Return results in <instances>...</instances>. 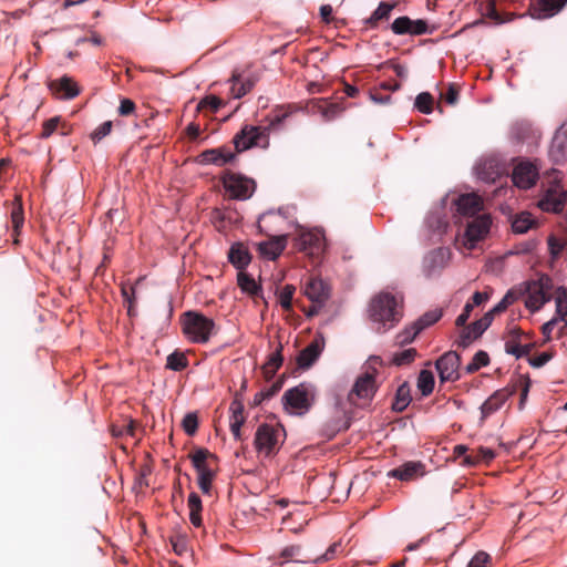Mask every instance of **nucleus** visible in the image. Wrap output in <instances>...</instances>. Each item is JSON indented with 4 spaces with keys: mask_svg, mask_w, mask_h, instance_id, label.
Listing matches in <instances>:
<instances>
[{
    "mask_svg": "<svg viewBox=\"0 0 567 567\" xmlns=\"http://www.w3.org/2000/svg\"><path fill=\"white\" fill-rule=\"evenodd\" d=\"M370 319L379 323L383 331L395 327L403 317V296L381 291L375 295L369 305Z\"/></svg>",
    "mask_w": 567,
    "mask_h": 567,
    "instance_id": "2",
    "label": "nucleus"
},
{
    "mask_svg": "<svg viewBox=\"0 0 567 567\" xmlns=\"http://www.w3.org/2000/svg\"><path fill=\"white\" fill-rule=\"evenodd\" d=\"M460 90L457 85L450 84L445 93H441V99L450 105H455L458 100Z\"/></svg>",
    "mask_w": 567,
    "mask_h": 567,
    "instance_id": "59",
    "label": "nucleus"
},
{
    "mask_svg": "<svg viewBox=\"0 0 567 567\" xmlns=\"http://www.w3.org/2000/svg\"><path fill=\"white\" fill-rule=\"evenodd\" d=\"M484 14L499 24L505 22L501 13L496 9V0H487L484 7Z\"/></svg>",
    "mask_w": 567,
    "mask_h": 567,
    "instance_id": "55",
    "label": "nucleus"
},
{
    "mask_svg": "<svg viewBox=\"0 0 567 567\" xmlns=\"http://www.w3.org/2000/svg\"><path fill=\"white\" fill-rule=\"evenodd\" d=\"M113 123L112 121H106L99 125L92 133H91V140L94 143L100 142L102 138L107 136L112 131Z\"/></svg>",
    "mask_w": 567,
    "mask_h": 567,
    "instance_id": "54",
    "label": "nucleus"
},
{
    "mask_svg": "<svg viewBox=\"0 0 567 567\" xmlns=\"http://www.w3.org/2000/svg\"><path fill=\"white\" fill-rule=\"evenodd\" d=\"M10 217L13 231L18 235L24 223L23 206L19 196H17L11 203Z\"/></svg>",
    "mask_w": 567,
    "mask_h": 567,
    "instance_id": "38",
    "label": "nucleus"
},
{
    "mask_svg": "<svg viewBox=\"0 0 567 567\" xmlns=\"http://www.w3.org/2000/svg\"><path fill=\"white\" fill-rule=\"evenodd\" d=\"M460 364L461 357L455 351H447L441 355L435 362L441 382H454L458 380Z\"/></svg>",
    "mask_w": 567,
    "mask_h": 567,
    "instance_id": "11",
    "label": "nucleus"
},
{
    "mask_svg": "<svg viewBox=\"0 0 567 567\" xmlns=\"http://www.w3.org/2000/svg\"><path fill=\"white\" fill-rule=\"evenodd\" d=\"M60 123H63L61 116H53L44 121L42 124V132L40 134L41 138L50 137L56 131Z\"/></svg>",
    "mask_w": 567,
    "mask_h": 567,
    "instance_id": "52",
    "label": "nucleus"
},
{
    "mask_svg": "<svg viewBox=\"0 0 567 567\" xmlns=\"http://www.w3.org/2000/svg\"><path fill=\"white\" fill-rule=\"evenodd\" d=\"M537 226V220L528 212L517 214L512 221V229L516 234H525Z\"/></svg>",
    "mask_w": 567,
    "mask_h": 567,
    "instance_id": "31",
    "label": "nucleus"
},
{
    "mask_svg": "<svg viewBox=\"0 0 567 567\" xmlns=\"http://www.w3.org/2000/svg\"><path fill=\"white\" fill-rule=\"evenodd\" d=\"M188 365V360L183 352L174 351L167 357L166 368L173 371H182Z\"/></svg>",
    "mask_w": 567,
    "mask_h": 567,
    "instance_id": "43",
    "label": "nucleus"
},
{
    "mask_svg": "<svg viewBox=\"0 0 567 567\" xmlns=\"http://www.w3.org/2000/svg\"><path fill=\"white\" fill-rule=\"evenodd\" d=\"M457 212L464 217H474L483 209L482 198L474 194H463L455 202Z\"/></svg>",
    "mask_w": 567,
    "mask_h": 567,
    "instance_id": "23",
    "label": "nucleus"
},
{
    "mask_svg": "<svg viewBox=\"0 0 567 567\" xmlns=\"http://www.w3.org/2000/svg\"><path fill=\"white\" fill-rule=\"evenodd\" d=\"M473 308H474V305H471V302H467L464 306L462 313L455 320V324L457 327H465Z\"/></svg>",
    "mask_w": 567,
    "mask_h": 567,
    "instance_id": "63",
    "label": "nucleus"
},
{
    "mask_svg": "<svg viewBox=\"0 0 567 567\" xmlns=\"http://www.w3.org/2000/svg\"><path fill=\"white\" fill-rule=\"evenodd\" d=\"M282 400L285 405L291 408L299 414L308 412L312 405V395L309 388L301 383L285 392Z\"/></svg>",
    "mask_w": 567,
    "mask_h": 567,
    "instance_id": "9",
    "label": "nucleus"
},
{
    "mask_svg": "<svg viewBox=\"0 0 567 567\" xmlns=\"http://www.w3.org/2000/svg\"><path fill=\"white\" fill-rule=\"evenodd\" d=\"M324 349V338L318 333L313 340L300 351L297 357L298 367L306 370L309 369L320 357Z\"/></svg>",
    "mask_w": 567,
    "mask_h": 567,
    "instance_id": "18",
    "label": "nucleus"
},
{
    "mask_svg": "<svg viewBox=\"0 0 567 567\" xmlns=\"http://www.w3.org/2000/svg\"><path fill=\"white\" fill-rule=\"evenodd\" d=\"M556 318L558 321H563L565 324L560 329V333L567 328V289L565 287H558L556 289Z\"/></svg>",
    "mask_w": 567,
    "mask_h": 567,
    "instance_id": "32",
    "label": "nucleus"
},
{
    "mask_svg": "<svg viewBox=\"0 0 567 567\" xmlns=\"http://www.w3.org/2000/svg\"><path fill=\"white\" fill-rule=\"evenodd\" d=\"M567 0H537L536 10H538V18H549L558 13Z\"/></svg>",
    "mask_w": 567,
    "mask_h": 567,
    "instance_id": "29",
    "label": "nucleus"
},
{
    "mask_svg": "<svg viewBox=\"0 0 567 567\" xmlns=\"http://www.w3.org/2000/svg\"><path fill=\"white\" fill-rule=\"evenodd\" d=\"M391 30L393 31V33L399 35H421L432 32L425 20H411L406 16L396 18L391 24Z\"/></svg>",
    "mask_w": 567,
    "mask_h": 567,
    "instance_id": "14",
    "label": "nucleus"
},
{
    "mask_svg": "<svg viewBox=\"0 0 567 567\" xmlns=\"http://www.w3.org/2000/svg\"><path fill=\"white\" fill-rule=\"evenodd\" d=\"M286 437L281 425L262 423L257 427L254 439L256 451L265 457H272L280 450Z\"/></svg>",
    "mask_w": 567,
    "mask_h": 567,
    "instance_id": "4",
    "label": "nucleus"
},
{
    "mask_svg": "<svg viewBox=\"0 0 567 567\" xmlns=\"http://www.w3.org/2000/svg\"><path fill=\"white\" fill-rule=\"evenodd\" d=\"M49 89L58 97L66 100L74 99L80 93L76 83L68 75L50 81Z\"/></svg>",
    "mask_w": 567,
    "mask_h": 567,
    "instance_id": "21",
    "label": "nucleus"
},
{
    "mask_svg": "<svg viewBox=\"0 0 567 567\" xmlns=\"http://www.w3.org/2000/svg\"><path fill=\"white\" fill-rule=\"evenodd\" d=\"M136 109L135 103L130 99H122L118 106V114L121 116H128L134 113Z\"/></svg>",
    "mask_w": 567,
    "mask_h": 567,
    "instance_id": "61",
    "label": "nucleus"
},
{
    "mask_svg": "<svg viewBox=\"0 0 567 567\" xmlns=\"http://www.w3.org/2000/svg\"><path fill=\"white\" fill-rule=\"evenodd\" d=\"M223 104L224 103L221 99L214 95H209L198 103L197 110L202 111L204 109H208L212 113H215L221 107Z\"/></svg>",
    "mask_w": 567,
    "mask_h": 567,
    "instance_id": "50",
    "label": "nucleus"
},
{
    "mask_svg": "<svg viewBox=\"0 0 567 567\" xmlns=\"http://www.w3.org/2000/svg\"><path fill=\"white\" fill-rule=\"evenodd\" d=\"M489 215H477L467 223L464 236V246L467 249H473L480 240H482L489 231L491 228Z\"/></svg>",
    "mask_w": 567,
    "mask_h": 567,
    "instance_id": "10",
    "label": "nucleus"
},
{
    "mask_svg": "<svg viewBox=\"0 0 567 567\" xmlns=\"http://www.w3.org/2000/svg\"><path fill=\"white\" fill-rule=\"evenodd\" d=\"M489 363V357L487 352L480 350L477 351L472 361L465 367V371L468 374H472L478 371L482 367H486Z\"/></svg>",
    "mask_w": 567,
    "mask_h": 567,
    "instance_id": "45",
    "label": "nucleus"
},
{
    "mask_svg": "<svg viewBox=\"0 0 567 567\" xmlns=\"http://www.w3.org/2000/svg\"><path fill=\"white\" fill-rule=\"evenodd\" d=\"M511 394L506 389L495 391L481 406L482 420L498 411Z\"/></svg>",
    "mask_w": 567,
    "mask_h": 567,
    "instance_id": "26",
    "label": "nucleus"
},
{
    "mask_svg": "<svg viewBox=\"0 0 567 567\" xmlns=\"http://www.w3.org/2000/svg\"><path fill=\"white\" fill-rule=\"evenodd\" d=\"M411 390L408 382H403L396 390L394 401L392 403V409L395 412H403L410 404Z\"/></svg>",
    "mask_w": 567,
    "mask_h": 567,
    "instance_id": "34",
    "label": "nucleus"
},
{
    "mask_svg": "<svg viewBox=\"0 0 567 567\" xmlns=\"http://www.w3.org/2000/svg\"><path fill=\"white\" fill-rule=\"evenodd\" d=\"M424 475V465L421 462L409 461L404 464L391 470L388 473L389 477L398 478L402 482L412 481L419 476Z\"/></svg>",
    "mask_w": 567,
    "mask_h": 567,
    "instance_id": "22",
    "label": "nucleus"
},
{
    "mask_svg": "<svg viewBox=\"0 0 567 567\" xmlns=\"http://www.w3.org/2000/svg\"><path fill=\"white\" fill-rule=\"evenodd\" d=\"M228 260L235 268L241 271L250 264L251 255L241 243H236L228 251Z\"/></svg>",
    "mask_w": 567,
    "mask_h": 567,
    "instance_id": "27",
    "label": "nucleus"
},
{
    "mask_svg": "<svg viewBox=\"0 0 567 567\" xmlns=\"http://www.w3.org/2000/svg\"><path fill=\"white\" fill-rule=\"evenodd\" d=\"M192 464L198 474V486L204 494H209L215 471L212 463L217 460L215 454L206 449H198L189 455Z\"/></svg>",
    "mask_w": 567,
    "mask_h": 567,
    "instance_id": "7",
    "label": "nucleus"
},
{
    "mask_svg": "<svg viewBox=\"0 0 567 567\" xmlns=\"http://www.w3.org/2000/svg\"><path fill=\"white\" fill-rule=\"evenodd\" d=\"M492 322L491 317L485 313L480 320L464 327L456 341L457 346L463 349L467 348L474 340L478 339L484 333Z\"/></svg>",
    "mask_w": 567,
    "mask_h": 567,
    "instance_id": "16",
    "label": "nucleus"
},
{
    "mask_svg": "<svg viewBox=\"0 0 567 567\" xmlns=\"http://www.w3.org/2000/svg\"><path fill=\"white\" fill-rule=\"evenodd\" d=\"M551 181L547 186H543V194L537 206L546 213L559 214L567 204V190L560 184L559 172L551 169L547 173Z\"/></svg>",
    "mask_w": 567,
    "mask_h": 567,
    "instance_id": "5",
    "label": "nucleus"
},
{
    "mask_svg": "<svg viewBox=\"0 0 567 567\" xmlns=\"http://www.w3.org/2000/svg\"><path fill=\"white\" fill-rule=\"evenodd\" d=\"M375 391V380L372 374H364L355 381L352 390L350 391L348 399L352 404H358V399H370Z\"/></svg>",
    "mask_w": 567,
    "mask_h": 567,
    "instance_id": "20",
    "label": "nucleus"
},
{
    "mask_svg": "<svg viewBox=\"0 0 567 567\" xmlns=\"http://www.w3.org/2000/svg\"><path fill=\"white\" fill-rule=\"evenodd\" d=\"M182 330L194 343H206L218 331L214 320L197 311H186L181 317Z\"/></svg>",
    "mask_w": 567,
    "mask_h": 567,
    "instance_id": "3",
    "label": "nucleus"
},
{
    "mask_svg": "<svg viewBox=\"0 0 567 567\" xmlns=\"http://www.w3.org/2000/svg\"><path fill=\"white\" fill-rule=\"evenodd\" d=\"M189 520L195 527L202 526V499L195 492L188 496Z\"/></svg>",
    "mask_w": 567,
    "mask_h": 567,
    "instance_id": "37",
    "label": "nucleus"
},
{
    "mask_svg": "<svg viewBox=\"0 0 567 567\" xmlns=\"http://www.w3.org/2000/svg\"><path fill=\"white\" fill-rule=\"evenodd\" d=\"M183 429L188 435H194L198 429V417L195 413H188L182 422Z\"/></svg>",
    "mask_w": 567,
    "mask_h": 567,
    "instance_id": "53",
    "label": "nucleus"
},
{
    "mask_svg": "<svg viewBox=\"0 0 567 567\" xmlns=\"http://www.w3.org/2000/svg\"><path fill=\"white\" fill-rule=\"evenodd\" d=\"M255 85V81L251 79L243 80L240 75L234 74L231 78L230 93L234 99H240L246 95Z\"/></svg>",
    "mask_w": 567,
    "mask_h": 567,
    "instance_id": "33",
    "label": "nucleus"
},
{
    "mask_svg": "<svg viewBox=\"0 0 567 567\" xmlns=\"http://www.w3.org/2000/svg\"><path fill=\"white\" fill-rule=\"evenodd\" d=\"M566 244L563 243L561 240L557 239L555 236H550L548 238V247H549V251H550V255L553 257H557L561 250L565 248Z\"/></svg>",
    "mask_w": 567,
    "mask_h": 567,
    "instance_id": "62",
    "label": "nucleus"
},
{
    "mask_svg": "<svg viewBox=\"0 0 567 567\" xmlns=\"http://www.w3.org/2000/svg\"><path fill=\"white\" fill-rule=\"evenodd\" d=\"M295 286L286 285L279 293V303L285 311H291Z\"/></svg>",
    "mask_w": 567,
    "mask_h": 567,
    "instance_id": "49",
    "label": "nucleus"
},
{
    "mask_svg": "<svg viewBox=\"0 0 567 567\" xmlns=\"http://www.w3.org/2000/svg\"><path fill=\"white\" fill-rule=\"evenodd\" d=\"M420 332H422V331L419 330L417 326L413 322L411 327L405 328L402 332H400L396 336L398 343H400V344L411 343Z\"/></svg>",
    "mask_w": 567,
    "mask_h": 567,
    "instance_id": "51",
    "label": "nucleus"
},
{
    "mask_svg": "<svg viewBox=\"0 0 567 567\" xmlns=\"http://www.w3.org/2000/svg\"><path fill=\"white\" fill-rule=\"evenodd\" d=\"M295 247L307 255H319L323 249V236L315 230L300 233L295 238Z\"/></svg>",
    "mask_w": 567,
    "mask_h": 567,
    "instance_id": "15",
    "label": "nucleus"
},
{
    "mask_svg": "<svg viewBox=\"0 0 567 567\" xmlns=\"http://www.w3.org/2000/svg\"><path fill=\"white\" fill-rule=\"evenodd\" d=\"M442 317L441 310H431L421 316L414 323L419 330L423 331L425 328L437 322Z\"/></svg>",
    "mask_w": 567,
    "mask_h": 567,
    "instance_id": "47",
    "label": "nucleus"
},
{
    "mask_svg": "<svg viewBox=\"0 0 567 567\" xmlns=\"http://www.w3.org/2000/svg\"><path fill=\"white\" fill-rule=\"evenodd\" d=\"M538 176V168L532 162L520 161L513 169L512 179L515 186L528 189L536 184Z\"/></svg>",
    "mask_w": 567,
    "mask_h": 567,
    "instance_id": "12",
    "label": "nucleus"
},
{
    "mask_svg": "<svg viewBox=\"0 0 567 567\" xmlns=\"http://www.w3.org/2000/svg\"><path fill=\"white\" fill-rule=\"evenodd\" d=\"M416 354L417 352L414 348L396 352L392 357V363L398 367L408 365L414 361Z\"/></svg>",
    "mask_w": 567,
    "mask_h": 567,
    "instance_id": "48",
    "label": "nucleus"
},
{
    "mask_svg": "<svg viewBox=\"0 0 567 567\" xmlns=\"http://www.w3.org/2000/svg\"><path fill=\"white\" fill-rule=\"evenodd\" d=\"M495 457V453L493 450L488 449V447H483L481 446L476 454L475 455H467L465 456L464 458V464L465 465H475L477 464L478 462L481 461H486V462H489L492 461L493 458Z\"/></svg>",
    "mask_w": 567,
    "mask_h": 567,
    "instance_id": "44",
    "label": "nucleus"
},
{
    "mask_svg": "<svg viewBox=\"0 0 567 567\" xmlns=\"http://www.w3.org/2000/svg\"><path fill=\"white\" fill-rule=\"evenodd\" d=\"M551 359H553V353L549 352V351H546V352H542L540 354H538L536 357H529L528 358V363L533 368H542L547 362H549Z\"/></svg>",
    "mask_w": 567,
    "mask_h": 567,
    "instance_id": "60",
    "label": "nucleus"
},
{
    "mask_svg": "<svg viewBox=\"0 0 567 567\" xmlns=\"http://www.w3.org/2000/svg\"><path fill=\"white\" fill-rule=\"evenodd\" d=\"M527 298L525 306L532 312L538 311L553 298L554 282L548 275H540L536 280L526 284Z\"/></svg>",
    "mask_w": 567,
    "mask_h": 567,
    "instance_id": "6",
    "label": "nucleus"
},
{
    "mask_svg": "<svg viewBox=\"0 0 567 567\" xmlns=\"http://www.w3.org/2000/svg\"><path fill=\"white\" fill-rule=\"evenodd\" d=\"M281 351L282 344H279L277 350L269 355L267 362L262 365V373L267 381H270L275 377L277 370L282 364L284 357Z\"/></svg>",
    "mask_w": 567,
    "mask_h": 567,
    "instance_id": "30",
    "label": "nucleus"
},
{
    "mask_svg": "<svg viewBox=\"0 0 567 567\" xmlns=\"http://www.w3.org/2000/svg\"><path fill=\"white\" fill-rule=\"evenodd\" d=\"M395 3H390L382 1L379 3L378 8L373 11L371 17L365 21V23L370 28H375L378 23L382 20H388L391 11L394 9Z\"/></svg>",
    "mask_w": 567,
    "mask_h": 567,
    "instance_id": "36",
    "label": "nucleus"
},
{
    "mask_svg": "<svg viewBox=\"0 0 567 567\" xmlns=\"http://www.w3.org/2000/svg\"><path fill=\"white\" fill-rule=\"evenodd\" d=\"M350 426L349 420L343 416L331 419L324 424V434L328 439H332L337 433L348 430Z\"/></svg>",
    "mask_w": 567,
    "mask_h": 567,
    "instance_id": "39",
    "label": "nucleus"
},
{
    "mask_svg": "<svg viewBox=\"0 0 567 567\" xmlns=\"http://www.w3.org/2000/svg\"><path fill=\"white\" fill-rule=\"evenodd\" d=\"M290 113L289 107H278L272 111L268 125H244L233 138L236 152L240 153L251 147L267 148L269 146L270 130L281 124Z\"/></svg>",
    "mask_w": 567,
    "mask_h": 567,
    "instance_id": "1",
    "label": "nucleus"
},
{
    "mask_svg": "<svg viewBox=\"0 0 567 567\" xmlns=\"http://www.w3.org/2000/svg\"><path fill=\"white\" fill-rule=\"evenodd\" d=\"M286 245H287V236L286 235L275 236V237H271L267 241L260 243L258 245V251L262 257H265L269 260H275L285 250Z\"/></svg>",
    "mask_w": 567,
    "mask_h": 567,
    "instance_id": "25",
    "label": "nucleus"
},
{
    "mask_svg": "<svg viewBox=\"0 0 567 567\" xmlns=\"http://www.w3.org/2000/svg\"><path fill=\"white\" fill-rule=\"evenodd\" d=\"M549 156L555 164L567 162V122L556 131L550 144Z\"/></svg>",
    "mask_w": 567,
    "mask_h": 567,
    "instance_id": "19",
    "label": "nucleus"
},
{
    "mask_svg": "<svg viewBox=\"0 0 567 567\" xmlns=\"http://www.w3.org/2000/svg\"><path fill=\"white\" fill-rule=\"evenodd\" d=\"M527 337L528 336L525 334L519 328H513L508 332L507 340L505 341L506 353L516 357L519 348L522 347V340L527 339Z\"/></svg>",
    "mask_w": 567,
    "mask_h": 567,
    "instance_id": "35",
    "label": "nucleus"
},
{
    "mask_svg": "<svg viewBox=\"0 0 567 567\" xmlns=\"http://www.w3.org/2000/svg\"><path fill=\"white\" fill-rule=\"evenodd\" d=\"M451 252L446 248L430 251L423 259V272L427 278L439 275L449 264Z\"/></svg>",
    "mask_w": 567,
    "mask_h": 567,
    "instance_id": "13",
    "label": "nucleus"
},
{
    "mask_svg": "<svg viewBox=\"0 0 567 567\" xmlns=\"http://www.w3.org/2000/svg\"><path fill=\"white\" fill-rule=\"evenodd\" d=\"M344 107L340 103H329L324 106V120L326 122L334 120L343 112Z\"/></svg>",
    "mask_w": 567,
    "mask_h": 567,
    "instance_id": "56",
    "label": "nucleus"
},
{
    "mask_svg": "<svg viewBox=\"0 0 567 567\" xmlns=\"http://www.w3.org/2000/svg\"><path fill=\"white\" fill-rule=\"evenodd\" d=\"M237 284L240 289L248 295H257L260 290V287L256 284L255 279L244 270L238 272Z\"/></svg>",
    "mask_w": 567,
    "mask_h": 567,
    "instance_id": "41",
    "label": "nucleus"
},
{
    "mask_svg": "<svg viewBox=\"0 0 567 567\" xmlns=\"http://www.w3.org/2000/svg\"><path fill=\"white\" fill-rule=\"evenodd\" d=\"M491 556L485 551H477L470 560L467 567H488Z\"/></svg>",
    "mask_w": 567,
    "mask_h": 567,
    "instance_id": "57",
    "label": "nucleus"
},
{
    "mask_svg": "<svg viewBox=\"0 0 567 567\" xmlns=\"http://www.w3.org/2000/svg\"><path fill=\"white\" fill-rule=\"evenodd\" d=\"M417 388L422 395L427 396L434 389V375L429 370H422L417 378Z\"/></svg>",
    "mask_w": 567,
    "mask_h": 567,
    "instance_id": "42",
    "label": "nucleus"
},
{
    "mask_svg": "<svg viewBox=\"0 0 567 567\" xmlns=\"http://www.w3.org/2000/svg\"><path fill=\"white\" fill-rule=\"evenodd\" d=\"M230 431L235 440H241L240 429L245 423L244 405L240 401H233L230 404Z\"/></svg>",
    "mask_w": 567,
    "mask_h": 567,
    "instance_id": "28",
    "label": "nucleus"
},
{
    "mask_svg": "<svg viewBox=\"0 0 567 567\" xmlns=\"http://www.w3.org/2000/svg\"><path fill=\"white\" fill-rule=\"evenodd\" d=\"M199 157L200 162L204 164L224 166L235 159L236 153L231 152L229 147L223 146L218 148L206 150L199 155Z\"/></svg>",
    "mask_w": 567,
    "mask_h": 567,
    "instance_id": "24",
    "label": "nucleus"
},
{
    "mask_svg": "<svg viewBox=\"0 0 567 567\" xmlns=\"http://www.w3.org/2000/svg\"><path fill=\"white\" fill-rule=\"evenodd\" d=\"M220 179L231 199L246 200L251 197L256 188L254 179L231 171H226Z\"/></svg>",
    "mask_w": 567,
    "mask_h": 567,
    "instance_id": "8",
    "label": "nucleus"
},
{
    "mask_svg": "<svg viewBox=\"0 0 567 567\" xmlns=\"http://www.w3.org/2000/svg\"><path fill=\"white\" fill-rule=\"evenodd\" d=\"M303 293L312 303H320L324 306L330 298L331 288L321 278L311 277L305 285Z\"/></svg>",
    "mask_w": 567,
    "mask_h": 567,
    "instance_id": "17",
    "label": "nucleus"
},
{
    "mask_svg": "<svg viewBox=\"0 0 567 567\" xmlns=\"http://www.w3.org/2000/svg\"><path fill=\"white\" fill-rule=\"evenodd\" d=\"M433 96L429 92L420 93L415 99V107L423 114H430L433 111Z\"/></svg>",
    "mask_w": 567,
    "mask_h": 567,
    "instance_id": "46",
    "label": "nucleus"
},
{
    "mask_svg": "<svg viewBox=\"0 0 567 567\" xmlns=\"http://www.w3.org/2000/svg\"><path fill=\"white\" fill-rule=\"evenodd\" d=\"M340 551H341V543H333L328 547V549L324 551L323 555H321L317 558H313V563L327 561V560L333 559L337 556V554Z\"/></svg>",
    "mask_w": 567,
    "mask_h": 567,
    "instance_id": "58",
    "label": "nucleus"
},
{
    "mask_svg": "<svg viewBox=\"0 0 567 567\" xmlns=\"http://www.w3.org/2000/svg\"><path fill=\"white\" fill-rule=\"evenodd\" d=\"M310 111L312 113H320L322 118L324 120V106H327V101L323 99H315L310 102Z\"/></svg>",
    "mask_w": 567,
    "mask_h": 567,
    "instance_id": "64",
    "label": "nucleus"
},
{
    "mask_svg": "<svg viewBox=\"0 0 567 567\" xmlns=\"http://www.w3.org/2000/svg\"><path fill=\"white\" fill-rule=\"evenodd\" d=\"M280 557L285 558L286 560H292L303 564L313 561L311 557L302 555V548L300 545H290L285 547L280 553Z\"/></svg>",
    "mask_w": 567,
    "mask_h": 567,
    "instance_id": "40",
    "label": "nucleus"
}]
</instances>
